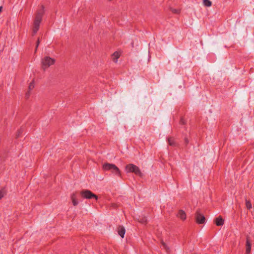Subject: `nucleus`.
Wrapping results in <instances>:
<instances>
[{
	"label": "nucleus",
	"mask_w": 254,
	"mask_h": 254,
	"mask_svg": "<svg viewBox=\"0 0 254 254\" xmlns=\"http://www.w3.org/2000/svg\"><path fill=\"white\" fill-rule=\"evenodd\" d=\"M215 222L217 226H222L224 224V220L222 217L220 216L216 218Z\"/></svg>",
	"instance_id": "8"
},
{
	"label": "nucleus",
	"mask_w": 254,
	"mask_h": 254,
	"mask_svg": "<svg viewBox=\"0 0 254 254\" xmlns=\"http://www.w3.org/2000/svg\"><path fill=\"white\" fill-rule=\"evenodd\" d=\"M55 60L49 56H46L41 60V67L43 70H45L51 65L54 64Z\"/></svg>",
	"instance_id": "2"
},
{
	"label": "nucleus",
	"mask_w": 254,
	"mask_h": 254,
	"mask_svg": "<svg viewBox=\"0 0 254 254\" xmlns=\"http://www.w3.org/2000/svg\"><path fill=\"white\" fill-rule=\"evenodd\" d=\"M246 206L248 209H251L252 208L251 202L250 200H246Z\"/></svg>",
	"instance_id": "16"
},
{
	"label": "nucleus",
	"mask_w": 254,
	"mask_h": 254,
	"mask_svg": "<svg viewBox=\"0 0 254 254\" xmlns=\"http://www.w3.org/2000/svg\"><path fill=\"white\" fill-rule=\"evenodd\" d=\"M171 11L172 12L174 13H179L180 12V11L176 9L172 8Z\"/></svg>",
	"instance_id": "20"
},
{
	"label": "nucleus",
	"mask_w": 254,
	"mask_h": 254,
	"mask_svg": "<svg viewBox=\"0 0 254 254\" xmlns=\"http://www.w3.org/2000/svg\"><path fill=\"white\" fill-rule=\"evenodd\" d=\"M30 92L29 91H28L25 94L26 98H27V99L30 96Z\"/></svg>",
	"instance_id": "22"
},
{
	"label": "nucleus",
	"mask_w": 254,
	"mask_h": 254,
	"mask_svg": "<svg viewBox=\"0 0 254 254\" xmlns=\"http://www.w3.org/2000/svg\"><path fill=\"white\" fill-rule=\"evenodd\" d=\"M4 195L3 192L1 190L0 191V199H1L2 197H3Z\"/></svg>",
	"instance_id": "23"
},
{
	"label": "nucleus",
	"mask_w": 254,
	"mask_h": 254,
	"mask_svg": "<svg viewBox=\"0 0 254 254\" xmlns=\"http://www.w3.org/2000/svg\"><path fill=\"white\" fill-rule=\"evenodd\" d=\"M120 57V54L118 52H116L112 55V58L114 62L117 63L118 61V59Z\"/></svg>",
	"instance_id": "11"
},
{
	"label": "nucleus",
	"mask_w": 254,
	"mask_h": 254,
	"mask_svg": "<svg viewBox=\"0 0 254 254\" xmlns=\"http://www.w3.org/2000/svg\"><path fill=\"white\" fill-rule=\"evenodd\" d=\"M126 171L127 173H134L135 174L138 175V176H141V172L139 169V168L135 166V165H133L132 164H129L126 166Z\"/></svg>",
	"instance_id": "4"
},
{
	"label": "nucleus",
	"mask_w": 254,
	"mask_h": 254,
	"mask_svg": "<svg viewBox=\"0 0 254 254\" xmlns=\"http://www.w3.org/2000/svg\"><path fill=\"white\" fill-rule=\"evenodd\" d=\"M195 218L197 223L202 224L205 223V218L204 215L202 213L200 209H197L195 214Z\"/></svg>",
	"instance_id": "6"
},
{
	"label": "nucleus",
	"mask_w": 254,
	"mask_h": 254,
	"mask_svg": "<svg viewBox=\"0 0 254 254\" xmlns=\"http://www.w3.org/2000/svg\"><path fill=\"white\" fill-rule=\"evenodd\" d=\"M44 6L42 5L37 9L34 17L33 22L32 24V35H34L39 30L40 24L42 21L43 16L44 14Z\"/></svg>",
	"instance_id": "1"
},
{
	"label": "nucleus",
	"mask_w": 254,
	"mask_h": 254,
	"mask_svg": "<svg viewBox=\"0 0 254 254\" xmlns=\"http://www.w3.org/2000/svg\"><path fill=\"white\" fill-rule=\"evenodd\" d=\"M103 168L105 171H111L115 175L120 176L121 175L120 171L119 168L114 164L110 163H105L103 165Z\"/></svg>",
	"instance_id": "3"
},
{
	"label": "nucleus",
	"mask_w": 254,
	"mask_h": 254,
	"mask_svg": "<svg viewBox=\"0 0 254 254\" xmlns=\"http://www.w3.org/2000/svg\"><path fill=\"white\" fill-rule=\"evenodd\" d=\"M22 132L23 129L22 128H20L19 129H18L16 134V137L17 138L18 137L20 136V135L22 133Z\"/></svg>",
	"instance_id": "18"
},
{
	"label": "nucleus",
	"mask_w": 254,
	"mask_h": 254,
	"mask_svg": "<svg viewBox=\"0 0 254 254\" xmlns=\"http://www.w3.org/2000/svg\"><path fill=\"white\" fill-rule=\"evenodd\" d=\"M80 194L83 198L86 199H91L94 198L96 200H97L98 198L97 195L88 190H82L80 192Z\"/></svg>",
	"instance_id": "5"
},
{
	"label": "nucleus",
	"mask_w": 254,
	"mask_h": 254,
	"mask_svg": "<svg viewBox=\"0 0 254 254\" xmlns=\"http://www.w3.org/2000/svg\"><path fill=\"white\" fill-rule=\"evenodd\" d=\"M125 232L126 230L124 227L119 226L118 227V234L122 238L124 237Z\"/></svg>",
	"instance_id": "10"
},
{
	"label": "nucleus",
	"mask_w": 254,
	"mask_h": 254,
	"mask_svg": "<svg viewBox=\"0 0 254 254\" xmlns=\"http://www.w3.org/2000/svg\"><path fill=\"white\" fill-rule=\"evenodd\" d=\"M39 43H40V40H39V39H38L36 42V48H35V52H36L37 48L39 45Z\"/></svg>",
	"instance_id": "21"
},
{
	"label": "nucleus",
	"mask_w": 254,
	"mask_h": 254,
	"mask_svg": "<svg viewBox=\"0 0 254 254\" xmlns=\"http://www.w3.org/2000/svg\"><path fill=\"white\" fill-rule=\"evenodd\" d=\"M168 142L170 146H175L177 145V143L175 141L174 138L173 137H168Z\"/></svg>",
	"instance_id": "12"
},
{
	"label": "nucleus",
	"mask_w": 254,
	"mask_h": 254,
	"mask_svg": "<svg viewBox=\"0 0 254 254\" xmlns=\"http://www.w3.org/2000/svg\"><path fill=\"white\" fill-rule=\"evenodd\" d=\"M34 87V81L33 80L32 82H31L29 85L28 86V91H30L32 89H33Z\"/></svg>",
	"instance_id": "17"
},
{
	"label": "nucleus",
	"mask_w": 254,
	"mask_h": 254,
	"mask_svg": "<svg viewBox=\"0 0 254 254\" xmlns=\"http://www.w3.org/2000/svg\"><path fill=\"white\" fill-rule=\"evenodd\" d=\"M138 221L142 224H145L147 222V219L145 217H140L138 219Z\"/></svg>",
	"instance_id": "15"
},
{
	"label": "nucleus",
	"mask_w": 254,
	"mask_h": 254,
	"mask_svg": "<svg viewBox=\"0 0 254 254\" xmlns=\"http://www.w3.org/2000/svg\"><path fill=\"white\" fill-rule=\"evenodd\" d=\"M2 6H0V13L2 11Z\"/></svg>",
	"instance_id": "25"
},
{
	"label": "nucleus",
	"mask_w": 254,
	"mask_h": 254,
	"mask_svg": "<svg viewBox=\"0 0 254 254\" xmlns=\"http://www.w3.org/2000/svg\"><path fill=\"white\" fill-rule=\"evenodd\" d=\"M203 3L205 6H210L212 5V2L210 0H203Z\"/></svg>",
	"instance_id": "14"
},
{
	"label": "nucleus",
	"mask_w": 254,
	"mask_h": 254,
	"mask_svg": "<svg viewBox=\"0 0 254 254\" xmlns=\"http://www.w3.org/2000/svg\"><path fill=\"white\" fill-rule=\"evenodd\" d=\"M109 1H111V0H109Z\"/></svg>",
	"instance_id": "26"
},
{
	"label": "nucleus",
	"mask_w": 254,
	"mask_h": 254,
	"mask_svg": "<svg viewBox=\"0 0 254 254\" xmlns=\"http://www.w3.org/2000/svg\"><path fill=\"white\" fill-rule=\"evenodd\" d=\"M252 244L250 242V239L249 236L247 237L246 238V252L245 254H250L251 251Z\"/></svg>",
	"instance_id": "7"
},
{
	"label": "nucleus",
	"mask_w": 254,
	"mask_h": 254,
	"mask_svg": "<svg viewBox=\"0 0 254 254\" xmlns=\"http://www.w3.org/2000/svg\"><path fill=\"white\" fill-rule=\"evenodd\" d=\"M71 199L72 200L73 205L76 206L78 204V201L76 199L75 193H73L71 195Z\"/></svg>",
	"instance_id": "13"
},
{
	"label": "nucleus",
	"mask_w": 254,
	"mask_h": 254,
	"mask_svg": "<svg viewBox=\"0 0 254 254\" xmlns=\"http://www.w3.org/2000/svg\"><path fill=\"white\" fill-rule=\"evenodd\" d=\"M185 142H186V144H188V143H189V140H188V138H185Z\"/></svg>",
	"instance_id": "24"
},
{
	"label": "nucleus",
	"mask_w": 254,
	"mask_h": 254,
	"mask_svg": "<svg viewBox=\"0 0 254 254\" xmlns=\"http://www.w3.org/2000/svg\"><path fill=\"white\" fill-rule=\"evenodd\" d=\"M161 244L162 246L163 247L164 249H165L166 251L168 252L169 251V248L167 247L166 244L164 242L162 241Z\"/></svg>",
	"instance_id": "19"
},
{
	"label": "nucleus",
	"mask_w": 254,
	"mask_h": 254,
	"mask_svg": "<svg viewBox=\"0 0 254 254\" xmlns=\"http://www.w3.org/2000/svg\"><path fill=\"white\" fill-rule=\"evenodd\" d=\"M177 217L182 220H185L186 219V213L183 210H180L178 213Z\"/></svg>",
	"instance_id": "9"
}]
</instances>
